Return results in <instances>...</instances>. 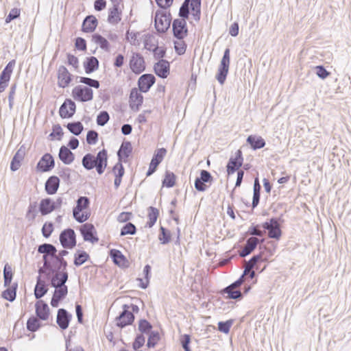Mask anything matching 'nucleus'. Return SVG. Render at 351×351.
<instances>
[{"label": "nucleus", "instance_id": "nucleus-53", "mask_svg": "<svg viewBox=\"0 0 351 351\" xmlns=\"http://www.w3.org/2000/svg\"><path fill=\"white\" fill-rule=\"evenodd\" d=\"M254 268V267H250V265H247L246 267L245 268L244 271L241 276H243V278L245 279L246 282L252 283V282H251V281L256 276V273L253 270Z\"/></svg>", "mask_w": 351, "mask_h": 351}, {"label": "nucleus", "instance_id": "nucleus-14", "mask_svg": "<svg viewBox=\"0 0 351 351\" xmlns=\"http://www.w3.org/2000/svg\"><path fill=\"white\" fill-rule=\"evenodd\" d=\"M213 178L207 170H201L200 176L197 177L195 180V188L197 191L204 192L207 188V183L211 184Z\"/></svg>", "mask_w": 351, "mask_h": 351}, {"label": "nucleus", "instance_id": "nucleus-34", "mask_svg": "<svg viewBox=\"0 0 351 351\" xmlns=\"http://www.w3.org/2000/svg\"><path fill=\"white\" fill-rule=\"evenodd\" d=\"M246 141L253 150L261 149L264 147L266 144L263 138L256 135L248 136Z\"/></svg>", "mask_w": 351, "mask_h": 351}, {"label": "nucleus", "instance_id": "nucleus-12", "mask_svg": "<svg viewBox=\"0 0 351 351\" xmlns=\"http://www.w3.org/2000/svg\"><path fill=\"white\" fill-rule=\"evenodd\" d=\"M80 231L85 241H89L92 243L98 242L99 238L97 235V231L92 223H84L80 226Z\"/></svg>", "mask_w": 351, "mask_h": 351}, {"label": "nucleus", "instance_id": "nucleus-46", "mask_svg": "<svg viewBox=\"0 0 351 351\" xmlns=\"http://www.w3.org/2000/svg\"><path fill=\"white\" fill-rule=\"evenodd\" d=\"M49 255L48 254H43V256L45 267L44 274L46 276V278H49L53 276V274L55 272V269H53L52 263L49 261Z\"/></svg>", "mask_w": 351, "mask_h": 351}, {"label": "nucleus", "instance_id": "nucleus-21", "mask_svg": "<svg viewBox=\"0 0 351 351\" xmlns=\"http://www.w3.org/2000/svg\"><path fill=\"white\" fill-rule=\"evenodd\" d=\"M72 315L64 308L58 310L56 322L62 330H66L71 320Z\"/></svg>", "mask_w": 351, "mask_h": 351}, {"label": "nucleus", "instance_id": "nucleus-57", "mask_svg": "<svg viewBox=\"0 0 351 351\" xmlns=\"http://www.w3.org/2000/svg\"><path fill=\"white\" fill-rule=\"evenodd\" d=\"M166 154L167 149L165 148L158 149L154 152L152 160L160 165Z\"/></svg>", "mask_w": 351, "mask_h": 351}, {"label": "nucleus", "instance_id": "nucleus-10", "mask_svg": "<svg viewBox=\"0 0 351 351\" xmlns=\"http://www.w3.org/2000/svg\"><path fill=\"white\" fill-rule=\"evenodd\" d=\"M243 162V153L241 149L235 152L234 156H231L226 165L228 176L234 173L239 170Z\"/></svg>", "mask_w": 351, "mask_h": 351}, {"label": "nucleus", "instance_id": "nucleus-31", "mask_svg": "<svg viewBox=\"0 0 351 351\" xmlns=\"http://www.w3.org/2000/svg\"><path fill=\"white\" fill-rule=\"evenodd\" d=\"M220 293L223 295L227 294V299L240 300L243 298V293L241 289L232 287L230 285L223 289Z\"/></svg>", "mask_w": 351, "mask_h": 351}, {"label": "nucleus", "instance_id": "nucleus-1", "mask_svg": "<svg viewBox=\"0 0 351 351\" xmlns=\"http://www.w3.org/2000/svg\"><path fill=\"white\" fill-rule=\"evenodd\" d=\"M68 272H64L58 275H53L51 278H47L50 281V285L55 288L54 293L51 300V305L53 307H58L61 301H62L68 293V287L65 283L68 280Z\"/></svg>", "mask_w": 351, "mask_h": 351}, {"label": "nucleus", "instance_id": "nucleus-20", "mask_svg": "<svg viewBox=\"0 0 351 351\" xmlns=\"http://www.w3.org/2000/svg\"><path fill=\"white\" fill-rule=\"evenodd\" d=\"M156 77L153 74L146 73L142 75L138 80V86L140 92L147 93L154 84Z\"/></svg>", "mask_w": 351, "mask_h": 351}, {"label": "nucleus", "instance_id": "nucleus-41", "mask_svg": "<svg viewBox=\"0 0 351 351\" xmlns=\"http://www.w3.org/2000/svg\"><path fill=\"white\" fill-rule=\"evenodd\" d=\"M38 252L43 254H48L51 258L53 255L57 252L56 247L50 243H43L38 246Z\"/></svg>", "mask_w": 351, "mask_h": 351}, {"label": "nucleus", "instance_id": "nucleus-15", "mask_svg": "<svg viewBox=\"0 0 351 351\" xmlns=\"http://www.w3.org/2000/svg\"><path fill=\"white\" fill-rule=\"evenodd\" d=\"M55 166V160L51 154H45L36 165L38 171L44 173L52 170Z\"/></svg>", "mask_w": 351, "mask_h": 351}, {"label": "nucleus", "instance_id": "nucleus-24", "mask_svg": "<svg viewBox=\"0 0 351 351\" xmlns=\"http://www.w3.org/2000/svg\"><path fill=\"white\" fill-rule=\"evenodd\" d=\"M258 245V238L254 237H249L245 244L239 251V254L241 257H245L250 254L256 248Z\"/></svg>", "mask_w": 351, "mask_h": 351}, {"label": "nucleus", "instance_id": "nucleus-8", "mask_svg": "<svg viewBox=\"0 0 351 351\" xmlns=\"http://www.w3.org/2000/svg\"><path fill=\"white\" fill-rule=\"evenodd\" d=\"M72 96L81 102L89 101L93 98V91L88 86L78 85L72 90Z\"/></svg>", "mask_w": 351, "mask_h": 351}, {"label": "nucleus", "instance_id": "nucleus-4", "mask_svg": "<svg viewBox=\"0 0 351 351\" xmlns=\"http://www.w3.org/2000/svg\"><path fill=\"white\" fill-rule=\"evenodd\" d=\"M171 14L170 12L156 11L154 17V25L158 33H165L170 27L171 22Z\"/></svg>", "mask_w": 351, "mask_h": 351}, {"label": "nucleus", "instance_id": "nucleus-59", "mask_svg": "<svg viewBox=\"0 0 351 351\" xmlns=\"http://www.w3.org/2000/svg\"><path fill=\"white\" fill-rule=\"evenodd\" d=\"M71 171L68 167H63L58 171L59 176L67 184L71 183Z\"/></svg>", "mask_w": 351, "mask_h": 351}, {"label": "nucleus", "instance_id": "nucleus-56", "mask_svg": "<svg viewBox=\"0 0 351 351\" xmlns=\"http://www.w3.org/2000/svg\"><path fill=\"white\" fill-rule=\"evenodd\" d=\"M79 82L89 86V88H99L100 83L98 80L91 79L87 77H79Z\"/></svg>", "mask_w": 351, "mask_h": 351}, {"label": "nucleus", "instance_id": "nucleus-27", "mask_svg": "<svg viewBox=\"0 0 351 351\" xmlns=\"http://www.w3.org/2000/svg\"><path fill=\"white\" fill-rule=\"evenodd\" d=\"M98 25V21L97 18L93 15L86 16L82 25V31L85 33L93 32Z\"/></svg>", "mask_w": 351, "mask_h": 351}, {"label": "nucleus", "instance_id": "nucleus-17", "mask_svg": "<svg viewBox=\"0 0 351 351\" xmlns=\"http://www.w3.org/2000/svg\"><path fill=\"white\" fill-rule=\"evenodd\" d=\"M58 86L60 88L69 86L72 81L73 75L64 66H60L58 69Z\"/></svg>", "mask_w": 351, "mask_h": 351}, {"label": "nucleus", "instance_id": "nucleus-33", "mask_svg": "<svg viewBox=\"0 0 351 351\" xmlns=\"http://www.w3.org/2000/svg\"><path fill=\"white\" fill-rule=\"evenodd\" d=\"M84 67L86 74H90L99 68V60L95 56L87 57L84 60Z\"/></svg>", "mask_w": 351, "mask_h": 351}, {"label": "nucleus", "instance_id": "nucleus-50", "mask_svg": "<svg viewBox=\"0 0 351 351\" xmlns=\"http://www.w3.org/2000/svg\"><path fill=\"white\" fill-rule=\"evenodd\" d=\"M171 237V232L163 226L160 228L158 239L162 244H167L170 242Z\"/></svg>", "mask_w": 351, "mask_h": 351}, {"label": "nucleus", "instance_id": "nucleus-29", "mask_svg": "<svg viewBox=\"0 0 351 351\" xmlns=\"http://www.w3.org/2000/svg\"><path fill=\"white\" fill-rule=\"evenodd\" d=\"M132 152V146L131 143L130 141H123L117 152L118 160L125 162V159L130 156Z\"/></svg>", "mask_w": 351, "mask_h": 351}, {"label": "nucleus", "instance_id": "nucleus-48", "mask_svg": "<svg viewBox=\"0 0 351 351\" xmlns=\"http://www.w3.org/2000/svg\"><path fill=\"white\" fill-rule=\"evenodd\" d=\"M27 329L30 332H36L41 327V323L34 316H31L27 321Z\"/></svg>", "mask_w": 351, "mask_h": 351}, {"label": "nucleus", "instance_id": "nucleus-47", "mask_svg": "<svg viewBox=\"0 0 351 351\" xmlns=\"http://www.w3.org/2000/svg\"><path fill=\"white\" fill-rule=\"evenodd\" d=\"M12 278L13 272L12 267L7 263L4 265L3 268L4 287H8L10 285Z\"/></svg>", "mask_w": 351, "mask_h": 351}, {"label": "nucleus", "instance_id": "nucleus-45", "mask_svg": "<svg viewBox=\"0 0 351 351\" xmlns=\"http://www.w3.org/2000/svg\"><path fill=\"white\" fill-rule=\"evenodd\" d=\"M153 326L149 322L145 319H141L138 321V330L143 335H148L152 330Z\"/></svg>", "mask_w": 351, "mask_h": 351}, {"label": "nucleus", "instance_id": "nucleus-28", "mask_svg": "<svg viewBox=\"0 0 351 351\" xmlns=\"http://www.w3.org/2000/svg\"><path fill=\"white\" fill-rule=\"evenodd\" d=\"M60 178L56 176H50L45 184V189L48 195H54L60 186Z\"/></svg>", "mask_w": 351, "mask_h": 351}, {"label": "nucleus", "instance_id": "nucleus-11", "mask_svg": "<svg viewBox=\"0 0 351 351\" xmlns=\"http://www.w3.org/2000/svg\"><path fill=\"white\" fill-rule=\"evenodd\" d=\"M172 30L176 38L183 40L188 34L186 21L184 19H174L172 23Z\"/></svg>", "mask_w": 351, "mask_h": 351}, {"label": "nucleus", "instance_id": "nucleus-39", "mask_svg": "<svg viewBox=\"0 0 351 351\" xmlns=\"http://www.w3.org/2000/svg\"><path fill=\"white\" fill-rule=\"evenodd\" d=\"M109 254L114 263L118 266L122 265L126 261L125 256L119 250L112 249L110 250Z\"/></svg>", "mask_w": 351, "mask_h": 351}, {"label": "nucleus", "instance_id": "nucleus-52", "mask_svg": "<svg viewBox=\"0 0 351 351\" xmlns=\"http://www.w3.org/2000/svg\"><path fill=\"white\" fill-rule=\"evenodd\" d=\"M189 0H184L180 8L178 15L180 19L186 21L189 19Z\"/></svg>", "mask_w": 351, "mask_h": 351}, {"label": "nucleus", "instance_id": "nucleus-62", "mask_svg": "<svg viewBox=\"0 0 351 351\" xmlns=\"http://www.w3.org/2000/svg\"><path fill=\"white\" fill-rule=\"evenodd\" d=\"M154 57L156 60H161L166 56V48L165 47H159L156 45L152 51Z\"/></svg>", "mask_w": 351, "mask_h": 351}, {"label": "nucleus", "instance_id": "nucleus-26", "mask_svg": "<svg viewBox=\"0 0 351 351\" xmlns=\"http://www.w3.org/2000/svg\"><path fill=\"white\" fill-rule=\"evenodd\" d=\"M48 285L45 280H42L40 275L36 278V284L34 287V296L40 300L48 291Z\"/></svg>", "mask_w": 351, "mask_h": 351}, {"label": "nucleus", "instance_id": "nucleus-18", "mask_svg": "<svg viewBox=\"0 0 351 351\" xmlns=\"http://www.w3.org/2000/svg\"><path fill=\"white\" fill-rule=\"evenodd\" d=\"M95 162L96 165V171L99 175H101L108 165V152L107 150L103 149L99 151L97 156H94Z\"/></svg>", "mask_w": 351, "mask_h": 351}, {"label": "nucleus", "instance_id": "nucleus-22", "mask_svg": "<svg viewBox=\"0 0 351 351\" xmlns=\"http://www.w3.org/2000/svg\"><path fill=\"white\" fill-rule=\"evenodd\" d=\"M143 101V96L136 88H132L130 94V107L134 111H138Z\"/></svg>", "mask_w": 351, "mask_h": 351}, {"label": "nucleus", "instance_id": "nucleus-37", "mask_svg": "<svg viewBox=\"0 0 351 351\" xmlns=\"http://www.w3.org/2000/svg\"><path fill=\"white\" fill-rule=\"evenodd\" d=\"M90 258L89 254L84 251L77 250L74 254L73 264L76 267L81 266Z\"/></svg>", "mask_w": 351, "mask_h": 351}, {"label": "nucleus", "instance_id": "nucleus-3", "mask_svg": "<svg viewBox=\"0 0 351 351\" xmlns=\"http://www.w3.org/2000/svg\"><path fill=\"white\" fill-rule=\"evenodd\" d=\"M284 222L282 215L279 217H272L268 221L261 224L262 228L268 232V237L271 239L279 240L282 236L281 223Z\"/></svg>", "mask_w": 351, "mask_h": 351}, {"label": "nucleus", "instance_id": "nucleus-55", "mask_svg": "<svg viewBox=\"0 0 351 351\" xmlns=\"http://www.w3.org/2000/svg\"><path fill=\"white\" fill-rule=\"evenodd\" d=\"M136 232V226L133 223H132L130 222H128L121 229L120 235L121 236H125L127 234L133 235V234H135Z\"/></svg>", "mask_w": 351, "mask_h": 351}, {"label": "nucleus", "instance_id": "nucleus-9", "mask_svg": "<svg viewBox=\"0 0 351 351\" xmlns=\"http://www.w3.org/2000/svg\"><path fill=\"white\" fill-rule=\"evenodd\" d=\"M16 64L15 60H10L0 73V93L5 91L10 80L14 67Z\"/></svg>", "mask_w": 351, "mask_h": 351}, {"label": "nucleus", "instance_id": "nucleus-64", "mask_svg": "<svg viewBox=\"0 0 351 351\" xmlns=\"http://www.w3.org/2000/svg\"><path fill=\"white\" fill-rule=\"evenodd\" d=\"M174 49L178 55H183L186 52V44L182 40L174 41Z\"/></svg>", "mask_w": 351, "mask_h": 351}, {"label": "nucleus", "instance_id": "nucleus-2", "mask_svg": "<svg viewBox=\"0 0 351 351\" xmlns=\"http://www.w3.org/2000/svg\"><path fill=\"white\" fill-rule=\"evenodd\" d=\"M90 199L86 196H80L76 201V206L73 208V217L79 223H84L88 219L90 213L86 210L90 206Z\"/></svg>", "mask_w": 351, "mask_h": 351}, {"label": "nucleus", "instance_id": "nucleus-60", "mask_svg": "<svg viewBox=\"0 0 351 351\" xmlns=\"http://www.w3.org/2000/svg\"><path fill=\"white\" fill-rule=\"evenodd\" d=\"M112 171L114 173V177L122 178L125 173V169L122 162L118 160V162L112 167Z\"/></svg>", "mask_w": 351, "mask_h": 351}, {"label": "nucleus", "instance_id": "nucleus-44", "mask_svg": "<svg viewBox=\"0 0 351 351\" xmlns=\"http://www.w3.org/2000/svg\"><path fill=\"white\" fill-rule=\"evenodd\" d=\"M66 127L71 134L75 136H79L84 130V126L80 121L69 123Z\"/></svg>", "mask_w": 351, "mask_h": 351}, {"label": "nucleus", "instance_id": "nucleus-63", "mask_svg": "<svg viewBox=\"0 0 351 351\" xmlns=\"http://www.w3.org/2000/svg\"><path fill=\"white\" fill-rule=\"evenodd\" d=\"M98 133L95 130H88L86 134V142L88 145H95L98 141Z\"/></svg>", "mask_w": 351, "mask_h": 351}, {"label": "nucleus", "instance_id": "nucleus-40", "mask_svg": "<svg viewBox=\"0 0 351 351\" xmlns=\"http://www.w3.org/2000/svg\"><path fill=\"white\" fill-rule=\"evenodd\" d=\"M92 40L96 43L97 45H99L100 48L108 51L110 49V44L107 39H106L104 37H103L99 34H94L92 36Z\"/></svg>", "mask_w": 351, "mask_h": 351}, {"label": "nucleus", "instance_id": "nucleus-43", "mask_svg": "<svg viewBox=\"0 0 351 351\" xmlns=\"http://www.w3.org/2000/svg\"><path fill=\"white\" fill-rule=\"evenodd\" d=\"M176 176L174 173L169 171H166L165 178L162 180V186L171 188L176 184Z\"/></svg>", "mask_w": 351, "mask_h": 351}, {"label": "nucleus", "instance_id": "nucleus-23", "mask_svg": "<svg viewBox=\"0 0 351 351\" xmlns=\"http://www.w3.org/2000/svg\"><path fill=\"white\" fill-rule=\"evenodd\" d=\"M26 154V147L24 145H21L16 151L10 162V170L12 171H17L21 165V162L24 159Z\"/></svg>", "mask_w": 351, "mask_h": 351}, {"label": "nucleus", "instance_id": "nucleus-49", "mask_svg": "<svg viewBox=\"0 0 351 351\" xmlns=\"http://www.w3.org/2000/svg\"><path fill=\"white\" fill-rule=\"evenodd\" d=\"M261 228H262L261 225L257 224V225H252L247 230L246 234L247 235H252V237H263L265 234V231L263 229V230H261Z\"/></svg>", "mask_w": 351, "mask_h": 351}, {"label": "nucleus", "instance_id": "nucleus-42", "mask_svg": "<svg viewBox=\"0 0 351 351\" xmlns=\"http://www.w3.org/2000/svg\"><path fill=\"white\" fill-rule=\"evenodd\" d=\"M82 164L86 170H91L93 168L96 169L94 155L90 153L85 154L82 158Z\"/></svg>", "mask_w": 351, "mask_h": 351}, {"label": "nucleus", "instance_id": "nucleus-38", "mask_svg": "<svg viewBox=\"0 0 351 351\" xmlns=\"http://www.w3.org/2000/svg\"><path fill=\"white\" fill-rule=\"evenodd\" d=\"M148 210V221L146 223V226L152 228L156 223L157 219L159 216V210L158 208L154 206H149Z\"/></svg>", "mask_w": 351, "mask_h": 351}, {"label": "nucleus", "instance_id": "nucleus-6", "mask_svg": "<svg viewBox=\"0 0 351 351\" xmlns=\"http://www.w3.org/2000/svg\"><path fill=\"white\" fill-rule=\"evenodd\" d=\"M134 315L130 311L128 304L122 306V311L115 318L116 325L120 328H123L127 326L132 325L134 322Z\"/></svg>", "mask_w": 351, "mask_h": 351}, {"label": "nucleus", "instance_id": "nucleus-30", "mask_svg": "<svg viewBox=\"0 0 351 351\" xmlns=\"http://www.w3.org/2000/svg\"><path fill=\"white\" fill-rule=\"evenodd\" d=\"M53 201L50 197L42 199L38 205V211L41 215L45 216L55 210Z\"/></svg>", "mask_w": 351, "mask_h": 351}, {"label": "nucleus", "instance_id": "nucleus-35", "mask_svg": "<svg viewBox=\"0 0 351 351\" xmlns=\"http://www.w3.org/2000/svg\"><path fill=\"white\" fill-rule=\"evenodd\" d=\"M121 10L119 8L112 7L108 10V22L112 25L118 24L121 20Z\"/></svg>", "mask_w": 351, "mask_h": 351}, {"label": "nucleus", "instance_id": "nucleus-13", "mask_svg": "<svg viewBox=\"0 0 351 351\" xmlns=\"http://www.w3.org/2000/svg\"><path fill=\"white\" fill-rule=\"evenodd\" d=\"M130 68L133 73L139 75L145 70V62L143 56L139 53H134L130 60Z\"/></svg>", "mask_w": 351, "mask_h": 351}, {"label": "nucleus", "instance_id": "nucleus-51", "mask_svg": "<svg viewBox=\"0 0 351 351\" xmlns=\"http://www.w3.org/2000/svg\"><path fill=\"white\" fill-rule=\"evenodd\" d=\"M148 335L147 346L149 348H154L160 339L159 332L156 330H153Z\"/></svg>", "mask_w": 351, "mask_h": 351}, {"label": "nucleus", "instance_id": "nucleus-5", "mask_svg": "<svg viewBox=\"0 0 351 351\" xmlns=\"http://www.w3.org/2000/svg\"><path fill=\"white\" fill-rule=\"evenodd\" d=\"M230 49L226 48L223 52V55L221 60L216 75V79L221 85L224 84L228 73L230 59Z\"/></svg>", "mask_w": 351, "mask_h": 351}, {"label": "nucleus", "instance_id": "nucleus-61", "mask_svg": "<svg viewBox=\"0 0 351 351\" xmlns=\"http://www.w3.org/2000/svg\"><path fill=\"white\" fill-rule=\"evenodd\" d=\"M233 322V319H228L226 322H219L218 330L224 334H228L230 332V328L232 326Z\"/></svg>", "mask_w": 351, "mask_h": 351}, {"label": "nucleus", "instance_id": "nucleus-54", "mask_svg": "<svg viewBox=\"0 0 351 351\" xmlns=\"http://www.w3.org/2000/svg\"><path fill=\"white\" fill-rule=\"evenodd\" d=\"M263 252H261L259 254L256 255H254L250 261L247 262V265L250 267H255V269H258V264L263 262L265 258H263Z\"/></svg>", "mask_w": 351, "mask_h": 351}, {"label": "nucleus", "instance_id": "nucleus-19", "mask_svg": "<svg viewBox=\"0 0 351 351\" xmlns=\"http://www.w3.org/2000/svg\"><path fill=\"white\" fill-rule=\"evenodd\" d=\"M154 71L155 74L162 78H167L170 73V63L165 59H161L156 62L154 65Z\"/></svg>", "mask_w": 351, "mask_h": 351}, {"label": "nucleus", "instance_id": "nucleus-32", "mask_svg": "<svg viewBox=\"0 0 351 351\" xmlns=\"http://www.w3.org/2000/svg\"><path fill=\"white\" fill-rule=\"evenodd\" d=\"M58 157L60 160L65 165H70L75 160L74 154L64 145L60 147Z\"/></svg>", "mask_w": 351, "mask_h": 351}, {"label": "nucleus", "instance_id": "nucleus-7", "mask_svg": "<svg viewBox=\"0 0 351 351\" xmlns=\"http://www.w3.org/2000/svg\"><path fill=\"white\" fill-rule=\"evenodd\" d=\"M61 245L64 249H73L76 245V234L73 229L68 228L62 230L59 236Z\"/></svg>", "mask_w": 351, "mask_h": 351}, {"label": "nucleus", "instance_id": "nucleus-25", "mask_svg": "<svg viewBox=\"0 0 351 351\" xmlns=\"http://www.w3.org/2000/svg\"><path fill=\"white\" fill-rule=\"evenodd\" d=\"M35 308L37 317L43 321L48 319L50 313L49 308L44 300H38L35 304Z\"/></svg>", "mask_w": 351, "mask_h": 351}, {"label": "nucleus", "instance_id": "nucleus-58", "mask_svg": "<svg viewBox=\"0 0 351 351\" xmlns=\"http://www.w3.org/2000/svg\"><path fill=\"white\" fill-rule=\"evenodd\" d=\"M110 120V115L107 111H101L97 116L96 122L99 126L105 125Z\"/></svg>", "mask_w": 351, "mask_h": 351}, {"label": "nucleus", "instance_id": "nucleus-16", "mask_svg": "<svg viewBox=\"0 0 351 351\" xmlns=\"http://www.w3.org/2000/svg\"><path fill=\"white\" fill-rule=\"evenodd\" d=\"M76 105L71 99H66L60 106L59 109V114L61 118H71L75 113Z\"/></svg>", "mask_w": 351, "mask_h": 351}, {"label": "nucleus", "instance_id": "nucleus-36", "mask_svg": "<svg viewBox=\"0 0 351 351\" xmlns=\"http://www.w3.org/2000/svg\"><path fill=\"white\" fill-rule=\"evenodd\" d=\"M7 287L8 288L1 293V296L9 302H13L16 297L18 284L14 282L11 286L10 285Z\"/></svg>", "mask_w": 351, "mask_h": 351}]
</instances>
